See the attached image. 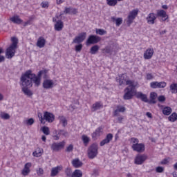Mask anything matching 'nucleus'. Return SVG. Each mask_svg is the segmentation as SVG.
Returning <instances> with one entry per match:
<instances>
[{
	"label": "nucleus",
	"mask_w": 177,
	"mask_h": 177,
	"mask_svg": "<svg viewBox=\"0 0 177 177\" xmlns=\"http://www.w3.org/2000/svg\"><path fill=\"white\" fill-rule=\"evenodd\" d=\"M126 85H129V86L124 89L126 93H124L123 97L124 100H130V99L133 97V93H135V88L138 86V82L133 80H126Z\"/></svg>",
	"instance_id": "obj_1"
},
{
	"label": "nucleus",
	"mask_w": 177,
	"mask_h": 177,
	"mask_svg": "<svg viewBox=\"0 0 177 177\" xmlns=\"http://www.w3.org/2000/svg\"><path fill=\"white\" fill-rule=\"evenodd\" d=\"M12 44L6 49V57L7 59H12L16 53V49H17V44H19V39L17 37L11 38Z\"/></svg>",
	"instance_id": "obj_2"
},
{
	"label": "nucleus",
	"mask_w": 177,
	"mask_h": 177,
	"mask_svg": "<svg viewBox=\"0 0 177 177\" xmlns=\"http://www.w3.org/2000/svg\"><path fill=\"white\" fill-rule=\"evenodd\" d=\"M20 80L22 88H31L32 86L31 70H28L22 74Z\"/></svg>",
	"instance_id": "obj_3"
},
{
	"label": "nucleus",
	"mask_w": 177,
	"mask_h": 177,
	"mask_svg": "<svg viewBox=\"0 0 177 177\" xmlns=\"http://www.w3.org/2000/svg\"><path fill=\"white\" fill-rule=\"evenodd\" d=\"M99 147L97 144H92L88 149L87 153L90 160H93L99 154Z\"/></svg>",
	"instance_id": "obj_4"
},
{
	"label": "nucleus",
	"mask_w": 177,
	"mask_h": 177,
	"mask_svg": "<svg viewBox=\"0 0 177 177\" xmlns=\"http://www.w3.org/2000/svg\"><path fill=\"white\" fill-rule=\"evenodd\" d=\"M139 13V10L136 9L131 11L127 17V25L131 26L133 23L135 19H136V16H138V14Z\"/></svg>",
	"instance_id": "obj_5"
},
{
	"label": "nucleus",
	"mask_w": 177,
	"mask_h": 177,
	"mask_svg": "<svg viewBox=\"0 0 177 177\" xmlns=\"http://www.w3.org/2000/svg\"><path fill=\"white\" fill-rule=\"evenodd\" d=\"M102 38L97 35H90L86 40V45H95V44H97L100 42Z\"/></svg>",
	"instance_id": "obj_6"
},
{
	"label": "nucleus",
	"mask_w": 177,
	"mask_h": 177,
	"mask_svg": "<svg viewBox=\"0 0 177 177\" xmlns=\"http://www.w3.org/2000/svg\"><path fill=\"white\" fill-rule=\"evenodd\" d=\"M66 142L64 141L60 142H53L51 145V150H53V151H60L62 149L64 148Z\"/></svg>",
	"instance_id": "obj_7"
},
{
	"label": "nucleus",
	"mask_w": 177,
	"mask_h": 177,
	"mask_svg": "<svg viewBox=\"0 0 177 177\" xmlns=\"http://www.w3.org/2000/svg\"><path fill=\"white\" fill-rule=\"evenodd\" d=\"M147 160V155L146 154H138L136 156L134 162L136 165H142L145 161Z\"/></svg>",
	"instance_id": "obj_8"
},
{
	"label": "nucleus",
	"mask_w": 177,
	"mask_h": 177,
	"mask_svg": "<svg viewBox=\"0 0 177 177\" xmlns=\"http://www.w3.org/2000/svg\"><path fill=\"white\" fill-rule=\"evenodd\" d=\"M131 149L133 150V151H137V153H143L145 150V144H133L131 146Z\"/></svg>",
	"instance_id": "obj_9"
},
{
	"label": "nucleus",
	"mask_w": 177,
	"mask_h": 177,
	"mask_svg": "<svg viewBox=\"0 0 177 177\" xmlns=\"http://www.w3.org/2000/svg\"><path fill=\"white\" fill-rule=\"evenodd\" d=\"M102 135H103V127H100L91 134L92 139H93V140H96V139L102 136Z\"/></svg>",
	"instance_id": "obj_10"
},
{
	"label": "nucleus",
	"mask_w": 177,
	"mask_h": 177,
	"mask_svg": "<svg viewBox=\"0 0 177 177\" xmlns=\"http://www.w3.org/2000/svg\"><path fill=\"white\" fill-rule=\"evenodd\" d=\"M31 80L32 83L33 82L35 84V86L38 87L41 85V77H39L38 74L37 75L32 73V71H31Z\"/></svg>",
	"instance_id": "obj_11"
},
{
	"label": "nucleus",
	"mask_w": 177,
	"mask_h": 177,
	"mask_svg": "<svg viewBox=\"0 0 177 177\" xmlns=\"http://www.w3.org/2000/svg\"><path fill=\"white\" fill-rule=\"evenodd\" d=\"M150 86L153 89H157V88H165L167 86V82H152L150 83Z\"/></svg>",
	"instance_id": "obj_12"
},
{
	"label": "nucleus",
	"mask_w": 177,
	"mask_h": 177,
	"mask_svg": "<svg viewBox=\"0 0 177 177\" xmlns=\"http://www.w3.org/2000/svg\"><path fill=\"white\" fill-rule=\"evenodd\" d=\"M85 38H86V32H82L78 36H77L73 41V44H81L85 41Z\"/></svg>",
	"instance_id": "obj_13"
},
{
	"label": "nucleus",
	"mask_w": 177,
	"mask_h": 177,
	"mask_svg": "<svg viewBox=\"0 0 177 177\" xmlns=\"http://www.w3.org/2000/svg\"><path fill=\"white\" fill-rule=\"evenodd\" d=\"M156 15L158 17H161L162 21H167L169 17L167 15V12L164 10H158Z\"/></svg>",
	"instance_id": "obj_14"
},
{
	"label": "nucleus",
	"mask_w": 177,
	"mask_h": 177,
	"mask_svg": "<svg viewBox=\"0 0 177 177\" xmlns=\"http://www.w3.org/2000/svg\"><path fill=\"white\" fill-rule=\"evenodd\" d=\"M127 111V108L122 105H117L116 109L113 111V116L118 117L120 113H125Z\"/></svg>",
	"instance_id": "obj_15"
},
{
	"label": "nucleus",
	"mask_w": 177,
	"mask_h": 177,
	"mask_svg": "<svg viewBox=\"0 0 177 177\" xmlns=\"http://www.w3.org/2000/svg\"><path fill=\"white\" fill-rule=\"evenodd\" d=\"M44 121L47 122H53L55 121V115L50 112H44Z\"/></svg>",
	"instance_id": "obj_16"
},
{
	"label": "nucleus",
	"mask_w": 177,
	"mask_h": 177,
	"mask_svg": "<svg viewBox=\"0 0 177 177\" xmlns=\"http://www.w3.org/2000/svg\"><path fill=\"white\" fill-rule=\"evenodd\" d=\"M60 136L67 137L68 136V132L66 130L59 129L57 131V134L53 136L54 140H59L60 139Z\"/></svg>",
	"instance_id": "obj_17"
},
{
	"label": "nucleus",
	"mask_w": 177,
	"mask_h": 177,
	"mask_svg": "<svg viewBox=\"0 0 177 177\" xmlns=\"http://www.w3.org/2000/svg\"><path fill=\"white\" fill-rule=\"evenodd\" d=\"M112 140H113V134L108 133L106 138L100 142V145L101 147H103L104 146V145H109V143Z\"/></svg>",
	"instance_id": "obj_18"
},
{
	"label": "nucleus",
	"mask_w": 177,
	"mask_h": 177,
	"mask_svg": "<svg viewBox=\"0 0 177 177\" xmlns=\"http://www.w3.org/2000/svg\"><path fill=\"white\" fill-rule=\"evenodd\" d=\"M157 19V17H156V14L151 12L146 17V20L148 24H154L156 23V20Z\"/></svg>",
	"instance_id": "obj_19"
},
{
	"label": "nucleus",
	"mask_w": 177,
	"mask_h": 177,
	"mask_svg": "<svg viewBox=\"0 0 177 177\" xmlns=\"http://www.w3.org/2000/svg\"><path fill=\"white\" fill-rule=\"evenodd\" d=\"M55 83H53V80H46L43 82V88L44 89H52Z\"/></svg>",
	"instance_id": "obj_20"
},
{
	"label": "nucleus",
	"mask_w": 177,
	"mask_h": 177,
	"mask_svg": "<svg viewBox=\"0 0 177 177\" xmlns=\"http://www.w3.org/2000/svg\"><path fill=\"white\" fill-rule=\"evenodd\" d=\"M153 55H154V50L153 48H148L144 53V59L145 60H149V59L153 57Z\"/></svg>",
	"instance_id": "obj_21"
},
{
	"label": "nucleus",
	"mask_w": 177,
	"mask_h": 177,
	"mask_svg": "<svg viewBox=\"0 0 177 177\" xmlns=\"http://www.w3.org/2000/svg\"><path fill=\"white\" fill-rule=\"evenodd\" d=\"M136 97L137 99H140L142 102H145V103H149V99H147V95L144 94L142 92L136 93Z\"/></svg>",
	"instance_id": "obj_22"
},
{
	"label": "nucleus",
	"mask_w": 177,
	"mask_h": 177,
	"mask_svg": "<svg viewBox=\"0 0 177 177\" xmlns=\"http://www.w3.org/2000/svg\"><path fill=\"white\" fill-rule=\"evenodd\" d=\"M62 169H63L62 166H57L55 167L52 168L50 176H52V177L57 176L58 175L59 172H60V171H62Z\"/></svg>",
	"instance_id": "obj_23"
},
{
	"label": "nucleus",
	"mask_w": 177,
	"mask_h": 177,
	"mask_svg": "<svg viewBox=\"0 0 177 177\" xmlns=\"http://www.w3.org/2000/svg\"><path fill=\"white\" fill-rule=\"evenodd\" d=\"M31 162H28L25 164L24 168L23 169L21 174L24 176H27L30 174V168H31Z\"/></svg>",
	"instance_id": "obj_24"
},
{
	"label": "nucleus",
	"mask_w": 177,
	"mask_h": 177,
	"mask_svg": "<svg viewBox=\"0 0 177 177\" xmlns=\"http://www.w3.org/2000/svg\"><path fill=\"white\" fill-rule=\"evenodd\" d=\"M10 21H12V23H14V24H22L23 23V20L21 19H20V17L19 15H15L12 17L10 18Z\"/></svg>",
	"instance_id": "obj_25"
},
{
	"label": "nucleus",
	"mask_w": 177,
	"mask_h": 177,
	"mask_svg": "<svg viewBox=\"0 0 177 177\" xmlns=\"http://www.w3.org/2000/svg\"><path fill=\"white\" fill-rule=\"evenodd\" d=\"M64 13L66 15H77L78 11L76 8H73L72 7L65 8Z\"/></svg>",
	"instance_id": "obj_26"
},
{
	"label": "nucleus",
	"mask_w": 177,
	"mask_h": 177,
	"mask_svg": "<svg viewBox=\"0 0 177 177\" xmlns=\"http://www.w3.org/2000/svg\"><path fill=\"white\" fill-rule=\"evenodd\" d=\"M63 27H64V24L62 20H58L56 21V24H55V31H62L63 30Z\"/></svg>",
	"instance_id": "obj_27"
},
{
	"label": "nucleus",
	"mask_w": 177,
	"mask_h": 177,
	"mask_svg": "<svg viewBox=\"0 0 177 177\" xmlns=\"http://www.w3.org/2000/svg\"><path fill=\"white\" fill-rule=\"evenodd\" d=\"M103 107V104L100 102H97L91 106V111H96L100 110Z\"/></svg>",
	"instance_id": "obj_28"
},
{
	"label": "nucleus",
	"mask_w": 177,
	"mask_h": 177,
	"mask_svg": "<svg viewBox=\"0 0 177 177\" xmlns=\"http://www.w3.org/2000/svg\"><path fill=\"white\" fill-rule=\"evenodd\" d=\"M45 44H46V40H45V38L42 37H39L37 42V46H38V48H44V46H45Z\"/></svg>",
	"instance_id": "obj_29"
},
{
	"label": "nucleus",
	"mask_w": 177,
	"mask_h": 177,
	"mask_svg": "<svg viewBox=\"0 0 177 177\" xmlns=\"http://www.w3.org/2000/svg\"><path fill=\"white\" fill-rule=\"evenodd\" d=\"M156 99H157V93H151L150 100L148 102V103H149V104H156L157 103V101H156Z\"/></svg>",
	"instance_id": "obj_30"
},
{
	"label": "nucleus",
	"mask_w": 177,
	"mask_h": 177,
	"mask_svg": "<svg viewBox=\"0 0 177 177\" xmlns=\"http://www.w3.org/2000/svg\"><path fill=\"white\" fill-rule=\"evenodd\" d=\"M48 71H49V70H48V69H44V70L39 71L37 75H39V77H40V78L43 75V78H44V80H46V78H48Z\"/></svg>",
	"instance_id": "obj_31"
},
{
	"label": "nucleus",
	"mask_w": 177,
	"mask_h": 177,
	"mask_svg": "<svg viewBox=\"0 0 177 177\" xmlns=\"http://www.w3.org/2000/svg\"><path fill=\"white\" fill-rule=\"evenodd\" d=\"M58 120H59L60 124H62V127H64V128H66V127H67L68 121L66 117L60 115L58 117Z\"/></svg>",
	"instance_id": "obj_32"
},
{
	"label": "nucleus",
	"mask_w": 177,
	"mask_h": 177,
	"mask_svg": "<svg viewBox=\"0 0 177 177\" xmlns=\"http://www.w3.org/2000/svg\"><path fill=\"white\" fill-rule=\"evenodd\" d=\"M72 165L75 168H80L82 167V162H81L80 159L76 158L72 161Z\"/></svg>",
	"instance_id": "obj_33"
},
{
	"label": "nucleus",
	"mask_w": 177,
	"mask_h": 177,
	"mask_svg": "<svg viewBox=\"0 0 177 177\" xmlns=\"http://www.w3.org/2000/svg\"><path fill=\"white\" fill-rule=\"evenodd\" d=\"M162 111L164 115H169L172 113V108L169 106H165Z\"/></svg>",
	"instance_id": "obj_34"
},
{
	"label": "nucleus",
	"mask_w": 177,
	"mask_h": 177,
	"mask_svg": "<svg viewBox=\"0 0 177 177\" xmlns=\"http://www.w3.org/2000/svg\"><path fill=\"white\" fill-rule=\"evenodd\" d=\"M42 153H44V150H42V149H41V148H37L32 153V156L34 157H41V156H42Z\"/></svg>",
	"instance_id": "obj_35"
},
{
	"label": "nucleus",
	"mask_w": 177,
	"mask_h": 177,
	"mask_svg": "<svg viewBox=\"0 0 177 177\" xmlns=\"http://www.w3.org/2000/svg\"><path fill=\"white\" fill-rule=\"evenodd\" d=\"M124 75H122L120 77H117L116 81L117 82H118L119 85L122 86V85H125V82H127V81L125 80V78L124 77H122Z\"/></svg>",
	"instance_id": "obj_36"
},
{
	"label": "nucleus",
	"mask_w": 177,
	"mask_h": 177,
	"mask_svg": "<svg viewBox=\"0 0 177 177\" xmlns=\"http://www.w3.org/2000/svg\"><path fill=\"white\" fill-rule=\"evenodd\" d=\"M29 87H22V92L27 96H32V92L28 89Z\"/></svg>",
	"instance_id": "obj_37"
},
{
	"label": "nucleus",
	"mask_w": 177,
	"mask_h": 177,
	"mask_svg": "<svg viewBox=\"0 0 177 177\" xmlns=\"http://www.w3.org/2000/svg\"><path fill=\"white\" fill-rule=\"evenodd\" d=\"M72 177H82V171L80 169H76L72 173Z\"/></svg>",
	"instance_id": "obj_38"
},
{
	"label": "nucleus",
	"mask_w": 177,
	"mask_h": 177,
	"mask_svg": "<svg viewBox=\"0 0 177 177\" xmlns=\"http://www.w3.org/2000/svg\"><path fill=\"white\" fill-rule=\"evenodd\" d=\"M111 20L113 21H115V24L117 27H120L122 24V18H117L115 19V17H112Z\"/></svg>",
	"instance_id": "obj_39"
},
{
	"label": "nucleus",
	"mask_w": 177,
	"mask_h": 177,
	"mask_svg": "<svg viewBox=\"0 0 177 177\" xmlns=\"http://www.w3.org/2000/svg\"><path fill=\"white\" fill-rule=\"evenodd\" d=\"M99 46L95 45L91 48L90 53H91V55H96V53L99 50Z\"/></svg>",
	"instance_id": "obj_40"
},
{
	"label": "nucleus",
	"mask_w": 177,
	"mask_h": 177,
	"mask_svg": "<svg viewBox=\"0 0 177 177\" xmlns=\"http://www.w3.org/2000/svg\"><path fill=\"white\" fill-rule=\"evenodd\" d=\"M171 93H177V83H173L169 86Z\"/></svg>",
	"instance_id": "obj_41"
},
{
	"label": "nucleus",
	"mask_w": 177,
	"mask_h": 177,
	"mask_svg": "<svg viewBox=\"0 0 177 177\" xmlns=\"http://www.w3.org/2000/svg\"><path fill=\"white\" fill-rule=\"evenodd\" d=\"M168 120L171 122H175L177 120V113L175 112L173 113L170 116H169Z\"/></svg>",
	"instance_id": "obj_42"
},
{
	"label": "nucleus",
	"mask_w": 177,
	"mask_h": 177,
	"mask_svg": "<svg viewBox=\"0 0 177 177\" xmlns=\"http://www.w3.org/2000/svg\"><path fill=\"white\" fill-rule=\"evenodd\" d=\"M82 139L83 140V142H84V145L88 146V144L89 143V141L91 140L89 139V137H88V136L83 135L82 136Z\"/></svg>",
	"instance_id": "obj_43"
},
{
	"label": "nucleus",
	"mask_w": 177,
	"mask_h": 177,
	"mask_svg": "<svg viewBox=\"0 0 177 177\" xmlns=\"http://www.w3.org/2000/svg\"><path fill=\"white\" fill-rule=\"evenodd\" d=\"M38 118L41 124H45V113H44V116L42 115V113H37Z\"/></svg>",
	"instance_id": "obj_44"
},
{
	"label": "nucleus",
	"mask_w": 177,
	"mask_h": 177,
	"mask_svg": "<svg viewBox=\"0 0 177 177\" xmlns=\"http://www.w3.org/2000/svg\"><path fill=\"white\" fill-rule=\"evenodd\" d=\"M95 32L98 35H105V34H107V31L104 30V29H96Z\"/></svg>",
	"instance_id": "obj_45"
},
{
	"label": "nucleus",
	"mask_w": 177,
	"mask_h": 177,
	"mask_svg": "<svg viewBox=\"0 0 177 177\" xmlns=\"http://www.w3.org/2000/svg\"><path fill=\"white\" fill-rule=\"evenodd\" d=\"M35 121H34V119L33 118H30L28 120H24V124L25 125H29V126H31L32 125V124H34Z\"/></svg>",
	"instance_id": "obj_46"
},
{
	"label": "nucleus",
	"mask_w": 177,
	"mask_h": 177,
	"mask_svg": "<svg viewBox=\"0 0 177 177\" xmlns=\"http://www.w3.org/2000/svg\"><path fill=\"white\" fill-rule=\"evenodd\" d=\"M0 117L2 118V120H9L10 118V115L5 112H2Z\"/></svg>",
	"instance_id": "obj_47"
},
{
	"label": "nucleus",
	"mask_w": 177,
	"mask_h": 177,
	"mask_svg": "<svg viewBox=\"0 0 177 177\" xmlns=\"http://www.w3.org/2000/svg\"><path fill=\"white\" fill-rule=\"evenodd\" d=\"M106 1L109 6H115L117 5V0H106Z\"/></svg>",
	"instance_id": "obj_48"
},
{
	"label": "nucleus",
	"mask_w": 177,
	"mask_h": 177,
	"mask_svg": "<svg viewBox=\"0 0 177 177\" xmlns=\"http://www.w3.org/2000/svg\"><path fill=\"white\" fill-rule=\"evenodd\" d=\"M42 131L44 135H49V133H50V131H49V127H44L42 128Z\"/></svg>",
	"instance_id": "obj_49"
},
{
	"label": "nucleus",
	"mask_w": 177,
	"mask_h": 177,
	"mask_svg": "<svg viewBox=\"0 0 177 177\" xmlns=\"http://www.w3.org/2000/svg\"><path fill=\"white\" fill-rule=\"evenodd\" d=\"M65 174H66V176H68V177L71 176V177H73V171H71V169H70V168H67L66 169Z\"/></svg>",
	"instance_id": "obj_50"
},
{
	"label": "nucleus",
	"mask_w": 177,
	"mask_h": 177,
	"mask_svg": "<svg viewBox=\"0 0 177 177\" xmlns=\"http://www.w3.org/2000/svg\"><path fill=\"white\" fill-rule=\"evenodd\" d=\"M123 121H124V116L118 115L116 119V122H118L119 124H122Z\"/></svg>",
	"instance_id": "obj_51"
},
{
	"label": "nucleus",
	"mask_w": 177,
	"mask_h": 177,
	"mask_svg": "<svg viewBox=\"0 0 177 177\" xmlns=\"http://www.w3.org/2000/svg\"><path fill=\"white\" fill-rule=\"evenodd\" d=\"M41 8H49V2L43 1L41 3Z\"/></svg>",
	"instance_id": "obj_52"
},
{
	"label": "nucleus",
	"mask_w": 177,
	"mask_h": 177,
	"mask_svg": "<svg viewBox=\"0 0 177 177\" xmlns=\"http://www.w3.org/2000/svg\"><path fill=\"white\" fill-rule=\"evenodd\" d=\"M73 149H74V146L71 144L68 147H66V151L67 153H70L71 151H73Z\"/></svg>",
	"instance_id": "obj_53"
},
{
	"label": "nucleus",
	"mask_w": 177,
	"mask_h": 177,
	"mask_svg": "<svg viewBox=\"0 0 177 177\" xmlns=\"http://www.w3.org/2000/svg\"><path fill=\"white\" fill-rule=\"evenodd\" d=\"M75 49L77 52H81L82 50V44L75 46Z\"/></svg>",
	"instance_id": "obj_54"
},
{
	"label": "nucleus",
	"mask_w": 177,
	"mask_h": 177,
	"mask_svg": "<svg viewBox=\"0 0 177 177\" xmlns=\"http://www.w3.org/2000/svg\"><path fill=\"white\" fill-rule=\"evenodd\" d=\"M1 53H3V50L2 48H0V55ZM2 62H5V57H3V55H0V63H2Z\"/></svg>",
	"instance_id": "obj_55"
},
{
	"label": "nucleus",
	"mask_w": 177,
	"mask_h": 177,
	"mask_svg": "<svg viewBox=\"0 0 177 177\" xmlns=\"http://www.w3.org/2000/svg\"><path fill=\"white\" fill-rule=\"evenodd\" d=\"M156 171L158 174H162V172H164V168L162 167H156Z\"/></svg>",
	"instance_id": "obj_56"
},
{
	"label": "nucleus",
	"mask_w": 177,
	"mask_h": 177,
	"mask_svg": "<svg viewBox=\"0 0 177 177\" xmlns=\"http://www.w3.org/2000/svg\"><path fill=\"white\" fill-rule=\"evenodd\" d=\"M131 142H133V145H138L139 143V139L136 138H131Z\"/></svg>",
	"instance_id": "obj_57"
},
{
	"label": "nucleus",
	"mask_w": 177,
	"mask_h": 177,
	"mask_svg": "<svg viewBox=\"0 0 177 177\" xmlns=\"http://www.w3.org/2000/svg\"><path fill=\"white\" fill-rule=\"evenodd\" d=\"M37 174L38 176H41V175L44 174V169L39 168V169L37 170Z\"/></svg>",
	"instance_id": "obj_58"
},
{
	"label": "nucleus",
	"mask_w": 177,
	"mask_h": 177,
	"mask_svg": "<svg viewBox=\"0 0 177 177\" xmlns=\"http://www.w3.org/2000/svg\"><path fill=\"white\" fill-rule=\"evenodd\" d=\"M159 102H165V97L164 95H160L158 97Z\"/></svg>",
	"instance_id": "obj_59"
},
{
	"label": "nucleus",
	"mask_w": 177,
	"mask_h": 177,
	"mask_svg": "<svg viewBox=\"0 0 177 177\" xmlns=\"http://www.w3.org/2000/svg\"><path fill=\"white\" fill-rule=\"evenodd\" d=\"M160 164L162 165H165L166 164H168V159L165 158L164 160H162L161 162H160Z\"/></svg>",
	"instance_id": "obj_60"
},
{
	"label": "nucleus",
	"mask_w": 177,
	"mask_h": 177,
	"mask_svg": "<svg viewBox=\"0 0 177 177\" xmlns=\"http://www.w3.org/2000/svg\"><path fill=\"white\" fill-rule=\"evenodd\" d=\"M153 75H151V73L147 74V80H153Z\"/></svg>",
	"instance_id": "obj_61"
},
{
	"label": "nucleus",
	"mask_w": 177,
	"mask_h": 177,
	"mask_svg": "<svg viewBox=\"0 0 177 177\" xmlns=\"http://www.w3.org/2000/svg\"><path fill=\"white\" fill-rule=\"evenodd\" d=\"M31 24V20H28L27 21L24 22L23 26L24 27H27V26Z\"/></svg>",
	"instance_id": "obj_62"
},
{
	"label": "nucleus",
	"mask_w": 177,
	"mask_h": 177,
	"mask_svg": "<svg viewBox=\"0 0 177 177\" xmlns=\"http://www.w3.org/2000/svg\"><path fill=\"white\" fill-rule=\"evenodd\" d=\"M146 115H147V117H148V118H152V117H153L151 115V113H150V112H147Z\"/></svg>",
	"instance_id": "obj_63"
},
{
	"label": "nucleus",
	"mask_w": 177,
	"mask_h": 177,
	"mask_svg": "<svg viewBox=\"0 0 177 177\" xmlns=\"http://www.w3.org/2000/svg\"><path fill=\"white\" fill-rule=\"evenodd\" d=\"M106 53H111V50L110 48H105L104 49Z\"/></svg>",
	"instance_id": "obj_64"
}]
</instances>
